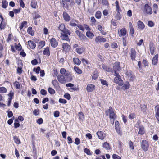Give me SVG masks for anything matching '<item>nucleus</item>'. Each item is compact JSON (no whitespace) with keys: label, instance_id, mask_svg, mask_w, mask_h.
<instances>
[{"label":"nucleus","instance_id":"nucleus-13","mask_svg":"<svg viewBox=\"0 0 159 159\" xmlns=\"http://www.w3.org/2000/svg\"><path fill=\"white\" fill-rule=\"evenodd\" d=\"M95 89V86L93 84H88L86 87V90L88 92H91Z\"/></svg>","mask_w":159,"mask_h":159},{"label":"nucleus","instance_id":"nucleus-53","mask_svg":"<svg viewBox=\"0 0 159 159\" xmlns=\"http://www.w3.org/2000/svg\"><path fill=\"white\" fill-rule=\"evenodd\" d=\"M64 97L67 100H70L71 98L70 95L68 93H65L64 95Z\"/></svg>","mask_w":159,"mask_h":159},{"label":"nucleus","instance_id":"nucleus-58","mask_svg":"<svg viewBox=\"0 0 159 159\" xmlns=\"http://www.w3.org/2000/svg\"><path fill=\"white\" fill-rule=\"evenodd\" d=\"M21 9V8H19V9H13L14 12L15 14L18 13L20 12Z\"/></svg>","mask_w":159,"mask_h":159},{"label":"nucleus","instance_id":"nucleus-33","mask_svg":"<svg viewBox=\"0 0 159 159\" xmlns=\"http://www.w3.org/2000/svg\"><path fill=\"white\" fill-rule=\"evenodd\" d=\"M27 32L29 34L33 36L34 35V33L32 31V28L30 26L27 29Z\"/></svg>","mask_w":159,"mask_h":159},{"label":"nucleus","instance_id":"nucleus-15","mask_svg":"<svg viewBox=\"0 0 159 159\" xmlns=\"http://www.w3.org/2000/svg\"><path fill=\"white\" fill-rule=\"evenodd\" d=\"M139 132L138 134H140L141 135H143L145 133V131L144 129V127L143 125H140L138 127Z\"/></svg>","mask_w":159,"mask_h":159},{"label":"nucleus","instance_id":"nucleus-4","mask_svg":"<svg viewBox=\"0 0 159 159\" xmlns=\"http://www.w3.org/2000/svg\"><path fill=\"white\" fill-rule=\"evenodd\" d=\"M116 77L114 78V82L118 84L119 85L122 86L123 84V80H121L120 76L118 74V75H116V74H114Z\"/></svg>","mask_w":159,"mask_h":159},{"label":"nucleus","instance_id":"nucleus-21","mask_svg":"<svg viewBox=\"0 0 159 159\" xmlns=\"http://www.w3.org/2000/svg\"><path fill=\"white\" fill-rule=\"evenodd\" d=\"M68 34H63L61 33L60 37L62 40H65L66 41H70L69 37L68 36Z\"/></svg>","mask_w":159,"mask_h":159},{"label":"nucleus","instance_id":"nucleus-39","mask_svg":"<svg viewBox=\"0 0 159 159\" xmlns=\"http://www.w3.org/2000/svg\"><path fill=\"white\" fill-rule=\"evenodd\" d=\"M14 127L15 128H17L20 126V124L19 123L18 120V119L15 120V122L14 123Z\"/></svg>","mask_w":159,"mask_h":159},{"label":"nucleus","instance_id":"nucleus-3","mask_svg":"<svg viewBox=\"0 0 159 159\" xmlns=\"http://www.w3.org/2000/svg\"><path fill=\"white\" fill-rule=\"evenodd\" d=\"M149 145L147 141L143 140L141 143V148L145 152L147 151L149 148Z\"/></svg>","mask_w":159,"mask_h":159},{"label":"nucleus","instance_id":"nucleus-17","mask_svg":"<svg viewBox=\"0 0 159 159\" xmlns=\"http://www.w3.org/2000/svg\"><path fill=\"white\" fill-rule=\"evenodd\" d=\"M118 34L119 36H124L126 35V31L125 28H123L120 30V31H118Z\"/></svg>","mask_w":159,"mask_h":159},{"label":"nucleus","instance_id":"nucleus-37","mask_svg":"<svg viewBox=\"0 0 159 159\" xmlns=\"http://www.w3.org/2000/svg\"><path fill=\"white\" fill-rule=\"evenodd\" d=\"M8 2L6 0H3L2 1V7L4 8H6L8 6Z\"/></svg>","mask_w":159,"mask_h":159},{"label":"nucleus","instance_id":"nucleus-20","mask_svg":"<svg viewBox=\"0 0 159 159\" xmlns=\"http://www.w3.org/2000/svg\"><path fill=\"white\" fill-rule=\"evenodd\" d=\"M84 51V48L82 47H79L75 49L76 52L79 54H82Z\"/></svg>","mask_w":159,"mask_h":159},{"label":"nucleus","instance_id":"nucleus-5","mask_svg":"<svg viewBox=\"0 0 159 159\" xmlns=\"http://www.w3.org/2000/svg\"><path fill=\"white\" fill-rule=\"evenodd\" d=\"M59 30L63 33L65 34H68L69 35H70V30L66 28L65 25L64 24H61L59 27Z\"/></svg>","mask_w":159,"mask_h":159},{"label":"nucleus","instance_id":"nucleus-22","mask_svg":"<svg viewBox=\"0 0 159 159\" xmlns=\"http://www.w3.org/2000/svg\"><path fill=\"white\" fill-rule=\"evenodd\" d=\"M158 57V54H156L153 57L152 61V64L153 65H156L157 63Z\"/></svg>","mask_w":159,"mask_h":159},{"label":"nucleus","instance_id":"nucleus-43","mask_svg":"<svg viewBox=\"0 0 159 159\" xmlns=\"http://www.w3.org/2000/svg\"><path fill=\"white\" fill-rule=\"evenodd\" d=\"M14 85L16 89H18L20 88V85L19 82L15 81L14 83Z\"/></svg>","mask_w":159,"mask_h":159},{"label":"nucleus","instance_id":"nucleus-64","mask_svg":"<svg viewBox=\"0 0 159 159\" xmlns=\"http://www.w3.org/2000/svg\"><path fill=\"white\" fill-rule=\"evenodd\" d=\"M52 84L55 86L57 85L58 84V82L57 80H53L52 82Z\"/></svg>","mask_w":159,"mask_h":159},{"label":"nucleus","instance_id":"nucleus-30","mask_svg":"<svg viewBox=\"0 0 159 159\" xmlns=\"http://www.w3.org/2000/svg\"><path fill=\"white\" fill-rule=\"evenodd\" d=\"M74 69L76 73L78 74H81L82 73V70L80 69L79 67L77 66H74Z\"/></svg>","mask_w":159,"mask_h":159},{"label":"nucleus","instance_id":"nucleus-45","mask_svg":"<svg viewBox=\"0 0 159 159\" xmlns=\"http://www.w3.org/2000/svg\"><path fill=\"white\" fill-rule=\"evenodd\" d=\"M45 45V42L44 41H41L39 43V48H41Z\"/></svg>","mask_w":159,"mask_h":159},{"label":"nucleus","instance_id":"nucleus-50","mask_svg":"<svg viewBox=\"0 0 159 159\" xmlns=\"http://www.w3.org/2000/svg\"><path fill=\"white\" fill-rule=\"evenodd\" d=\"M112 158L113 159H121V157L119 156L116 154H113L112 155Z\"/></svg>","mask_w":159,"mask_h":159},{"label":"nucleus","instance_id":"nucleus-62","mask_svg":"<svg viewBox=\"0 0 159 159\" xmlns=\"http://www.w3.org/2000/svg\"><path fill=\"white\" fill-rule=\"evenodd\" d=\"M31 63L33 65H36L38 63L37 60L35 59L33 60H32L31 61Z\"/></svg>","mask_w":159,"mask_h":159},{"label":"nucleus","instance_id":"nucleus-47","mask_svg":"<svg viewBox=\"0 0 159 159\" xmlns=\"http://www.w3.org/2000/svg\"><path fill=\"white\" fill-rule=\"evenodd\" d=\"M84 151L88 155H92V154L90 152V150L87 148H85L84 150Z\"/></svg>","mask_w":159,"mask_h":159},{"label":"nucleus","instance_id":"nucleus-11","mask_svg":"<svg viewBox=\"0 0 159 159\" xmlns=\"http://www.w3.org/2000/svg\"><path fill=\"white\" fill-rule=\"evenodd\" d=\"M106 41L105 38L101 37L100 36L97 37L95 39V41L96 43H104Z\"/></svg>","mask_w":159,"mask_h":159},{"label":"nucleus","instance_id":"nucleus-35","mask_svg":"<svg viewBox=\"0 0 159 159\" xmlns=\"http://www.w3.org/2000/svg\"><path fill=\"white\" fill-rule=\"evenodd\" d=\"M15 143L18 144H20L21 142L20 141L19 138H18L17 136H15L13 137Z\"/></svg>","mask_w":159,"mask_h":159},{"label":"nucleus","instance_id":"nucleus-10","mask_svg":"<svg viewBox=\"0 0 159 159\" xmlns=\"http://www.w3.org/2000/svg\"><path fill=\"white\" fill-rule=\"evenodd\" d=\"M50 44L52 47L55 48L58 45V43L55 38H52L50 39Z\"/></svg>","mask_w":159,"mask_h":159},{"label":"nucleus","instance_id":"nucleus-63","mask_svg":"<svg viewBox=\"0 0 159 159\" xmlns=\"http://www.w3.org/2000/svg\"><path fill=\"white\" fill-rule=\"evenodd\" d=\"M43 122V120L42 118H40L38 119L37 121V123L39 124H42Z\"/></svg>","mask_w":159,"mask_h":159},{"label":"nucleus","instance_id":"nucleus-51","mask_svg":"<svg viewBox=\"0 0 159 159\" xmlns=\"http://www.w3.org/2000/svg\"><path fill=\"white\" fill-rule=\"evenodd\" d=\"M135 114L133 113H131L129 116V118L130 119H132L135 118Z\"/></svg>","mask_w":159,"mask_h":159},{"label":"nucleus","instance_id":"nucleus-55","mask_svg":"<svg viewBox=\"0 0 159 159\" xmlns=\"http://www.w3.org/2000/svg\"><path fill=\"white\" fill-rule=\"evenodd\" d=\"M40 93L43 95H46L47 94V92L46 90L42 89L40 90Z\"/></svg>","mask_w":159,"mask_h":159},{"label":"nucleus","instance_id":"nucleus-57","mask_svg":"<svg viewBox=\"0 0 159 159\" xmlns=\"http://www.w3.org/2000/svg\"><path fill=\"white\" fill-rule=\"evenodd\" d=\"M148 25L150 27H152L154 25V23L152 21H148Z\"/></svg>","mask_w":159,"mask_h":159},{"label":"nucleus","instance_id":"nucleus-24","mask_svg":"<svg viewBox=\"0 0 159 159\" xmlns=\"http://www.w3.org/2000/svg\"><path fill=\"white\" fill-rule=\"evenodd\" d=\"M62 48L64 51H66L70 49V47L67 43H64L63 44Z\"/></svg>","mask_w":159,"mask_h":159},{"label":"nucleus","instance_id":"nucleus-36","mask_svg":"<svg viewBox=\"0 0 159 159\" xmlns=\"http://www.w3.org/2000/svg\"><path fill=\"white\" fill-rule=\"evenodd\" d=\"M103 147L106 150H109L110 149L109 144L107 142L104 143L103 145Z\"/></svg>","mask_w":159,"mask_h":159},{"label":"nucleus","instance_id":"nucleus-1","mask_svg":"<svg viewBox=\"0 0 159 159\" xmlns=\"http://www.w3.org/2000/svg\"><path fill=\"white\" fill-rule=\"evenodd\" d=\"M106 114L107 116H108L109 114V117L111 120H113V123L114 122V120L115 119V114L112 110V108L111 107H109L108 110L106 111Z\"/></svg>","mask_w":159,"mask_h":159},{"label":"nucleus","instance_id":"nucleus-44","mask_svg":"<svg viewBox=\"0 0 159 159\" xmlns=\"http://www.w3.org/2000/svg\"><path fill=\"white\" fill-rule=\"evenodd\" d=\"M41 69L40 67L38 66L36 68H34L33 69L34 71H35L36 73L38 74L40 71Z\"/></svg>","mask_w":159,"mask_h":159},{"label":"nucleus","instance_id":"nucleus-54","mask_svg":"<svg viewBox=\"0 0 159 159\" xmlns=\"http://www.w3.org/2000/svg\"><path fill=\"white\" fill-rule=\"evenodd\" d=\"M3 49V46L1 43H0V57L2 56V51Z\"/></svg>","mask_w":159,"mask_h":159},{"label":"nucleus","instance_id":"nucleus-7","mask_svg":"<svg viewBox=\"0 0 159 159\" xmlns=\"http://www.w3.org/2000/svg\"><path fill=\"white\" fill-rule=\"evenodd\" d=\"M129 54L131 60L132 61L135 60L136 56V52L134 48H131Z\"/></svg>","mask_w":159,"mask_h":159},{"label":"nucleus","instance_id":"nucleus-12","mask_svg":"<svg viewBox=\"0 0 159 159\" xmlns=\"http://www.w3.org/2000/svg\"><path fill=\"white\" fill-rule=\"evenodd\" d=\"M63 16L64 20L66 22L69 21L70 20V17L68 14L66 12H63Z\"/></svg>","mask_w":159,"mask_h":159},{"label":"nucleus","instance_id":"nucleus-46","mask_svg":"<svg viewBox=\"0 0 159 159\" xmlns=\"http://www.w3.org/2000/svg\"><path fill=\"white\" fill-rule=\"evenodd\" d=\"M80 143V139L78 138H76L75 139L74 143L76 145L79 144Z\"/></svg>","mask_w":159,"mask_h":159},{"label":"nucleus","instance_id":"nucleus-34","mask_svg":"<svg viewBox=\"0 0 159 159\" xmlns=\"http://www.w3.org/2000/svg\"><path fill=\"white\" fill-rule=\"evenodd\" d=\"M95 17L97 19H99L101 18V13L100 11H98L95 14Z\"/></svg>","mask_w":159,"mask_h":159},{"label":"nucleus","instance_id":"nucleus-8","mask_svg":"<svg viewBox=\"0 0 159 159\" xmlns=\"http://www.w3.org/2000/svg\"><path fill=\"white\" fill-rule=\"evenodd\" d=\"M96 134L99 138L101 140L103 139L106 136V134L102 131H98Z\"/></svg>","mask_w":159,"mask_h":159},{"label":"nucleus","instance_id":"nucleus-25","mask_svg":"<svg viewBox=\"0 0 159 159\" xmlns=\"http://www.w3.org/2000/svg\"><path fill=\"white\" fill-rule=\"evenodd\" d=\"M43 54L44 55H46L49 56L50 55V52L48 47H47L44 49Z\"/></svg>","mask_w":159,"mask_h":159},{"label":"nucleus","instance_id":"nucleus-59","mask_svg":"<svg viewBox=\"0 0 159 159\" xmlns=\"http://www.w3.org/2000/svg\"><path fill=\"white\" fill-rule=\"evenodd\" d=\"M33 114L35 116H37L39 114V111L38 110L35 109L33 112Z\"/></svg>","mask_w":159,"mask_h":159},{"label":"nucleus","instance_id":"nucleus-56","mask_svg":"<svg viewBox=\"0 0 159 159\" xmlns=\"http://www.w3.org/2000/svg\"><path fill=\"white\" fill-rule=\"evenodd\" d=\"M15 47L16 49L18 51H20L21 50V46L20 43L18 44V45H15Z\"/></svg>","mask_w":159,"mask_h":159},{"label":"nucleus","instance_id":"nucleus-18","mask_svg":"<svg viewBox=\"0 0 159 159\" xmlns=\"http://www.w3.org/2000/svg\"><path fill=\"white\" fill-rule=\"evenodd\" d=\"M60 73L61 74L66 76H68L69 75V72L66 71V70L63 68L61 69Z\"/></svg>","mask_w":159,"mask_h":159},{"label":"nucleus","instance_id":"nucleus-27","mask_svg":"<svg viewBox=\"0 0 159 159\" xmlns=\"http://www.w3.org/2000/svg\"><path fill=\"white\" fill-rule=\"evenodd\" d=\"M138 27L141 29H143L144 28L145 25L141 21H139L138 22Z\"/></svg>","mask_w":159,"mask_h":159},{"label":"nucleus","instance_id":"nucleus-6","mask_svg":"<svg viewBox=\"0 0 159 159\" xmlns=\"http://www.w3.org/2000/svg\"><path fill=\"white\" fill-rule=\"evenodd\" d=\"M144 11L147 14H151L152 13L151 7L147 4L144 6Z\"/></svg>","mask_w":159,"mask_h":159},{"label":"nucleus","instance_id":"nucleus-61","mask_svg":"<svg viewBox=\"0 0 159 159\" xmlns=\"http://www.w3.org/2000/svg\"><path fill=\"white\" fill-rule=\"evenodd\" d=\"M20 4V6L21 7L23 8L25 7V4L23 1V0H19Z\"/></svg>","mask_w":159,"mask_h":159},{"label":"nucleus","instance_id":"nucleus-14","mask_svg":"<svg viewBox=\"0 0 159 159\" xmlns=\"http://www.w3.org/2000/svg\"><path fill=\"white\" fill-rule=\"evenodd\" d=\"M57 79L59 82L61 84H64L65 82V77L61 75H58Z\"/></svg>","mask_w":159,"mask_h":159},{"label":"nucleus","instance_id":"nucleus-52","mask_svg":"<svg viewBox=\"0 0 159 159\" xmlns=\"http://www.w3.org/2000/svg\"><path fill=\"white\" fill-rule=\"evenodd\" d=\"M60 113L58 111H56L54 112V116L55 117H57L59 116Z\"/></svg>","mask_w":159,"mask_h":159},{"label":"nucleus","instance_id":"nucleus-26","mask_svg":"<svg viewBox=\"0 0 159 159\" xmlns=\"http://www.w3.org/2000/svg\"><path fill=\"white\" fill-rule=\"evenodd\" d=\"M129 82H126L125 83L123 86L122 87V89L125 90L129 89Z\"/></svg>","mask_w":159,"mask_h":159},{"label":"nucleus","instance_id":"nucleus-41","mask_svg":"<svg viewBox=\"0 0 159 159\" xmlns=\"http://www.w3.org/2000/svg\"><path fill=\"white\" fill-rule=\"evenodd\" d=\"M7 91V89L4 87H0V93H3Z\"/></svg>","mask_w":159,"mask_h":159},{"label":"nucleus","instance_id":"nucleus-23","mask_svg":"<svg viewBox=\"0 0 159 159\" xmlns=\"http://www.w3.org/2000/svg\"><path fill=\"white\" fill-rule=\"evenodd\" d=\"M115 129L117 132L119 134L120 133V129L119 127V123L117 121H116L115 122Z\"/></svg>","mask_w":159,"mask_h":159},{"label":"nucleus","instance_id":"nucleus-29","mask_svg":"<svg viewBox=\"0 0 159 159\" xmlns=\"http://www.w3.org/2000/svg\"><path fill=\"white\" fill-rule=\"evenodd\" d=\"M73 61L74 63L77 65H80L81 63V61L78 58H74L73 59Z\"/></svg>","mask_w":159,"mask_h":159},{"label":"nucleus","instance_id":"nucleus-16","mask_svg":"<svg viewBox=\"0 0 159 159\" xmlns=\"http://www.w3.org/2000/svg\"><path fill=\"white\" fill-rule=\"evenodd\" d=\"M149 48L150 51V53L152 55H153L154 53L155 47L153 43H150L149 44Z\"/></svg>","mask_w":159,"mask_h":159},{"label":"nucleus","instance_id":"nucleus-2","mask_svg":"<svg viewBox=\"0 0 159 159\" xmlns=\"http://www.w3.org/2000/svg\"><path fill=\"white\" fill-rule=\"evenodd\" d=\"M120 69V63L119 62H116L113 64V66L112 69V72L114 73V74L116 75H118L119 73L118 72L119 71Z\"/></svg>","mask_w":159,"mask_h":159},{"label":"nucleus","instance_id":"nucleus-38","mask_svg":"<svg viewBox=\"0 0 159 159\" xmlns=\"http://www.w3.org/2000/svg\"><path fill=\"white\" fill-rule=\"evenodd\" d=\"M48 91L49 93L51 95L55 93V90L51 87L48 88Z\"/></svg>","mask_w":159,"mask_h":159},{"label":"nucleus","instance_id":"nucleus-32","mask_svg":"<svg viewBox=\"0 0 159 159\" xmlns=\"http://www.w3.org/2000/svg\"><path fill=\"white\" fill-rule=\"evenodd\" d=\"M6 25V23L4 21H1L0 24V28L1 30L4 29Z\"/></svg>","mask_w":159,"mask_h":159},{"label":"nucleus","instance_id":"nucleus-42","mask_svg":"<svg viewBox=\"0 0 159 159\" xmlns=\"http://www.w3.org/2000/svg\"><path fill=\"white\" fill-rule=\"evenodd\" d=\"M27 24V22L26 21H24L21 24V25L20 27V30L22 29L24 27H26Z\"/></svg>","mask_w":159,"mask_h":159},{"label":"nucleus","instance_id":"nucleus-48","mask_svg":"<svg viewBox=\"0 0 159 159\" xmlns=\"http://www.w3.org/2000/svg\"><path fill=\"white\" fill-rule=\"evenodd\" d=\"M59 102L60 103L63 104H66L67 103V101L66 100L61 98L59 99Z\"/></svg>","mask_w":159,"mask_h":159},{"label":"nucleus","instance_id":"nucleus-60","mask_svg":"<svg viewBox=\"0 0 159 159\" xmlns=\"http://www.w3.org/2000/svg\"><path fill=\"white\" fill-rule=\"evenodd\" d=\"M115 17L117 20H120L121 18L120 13H117Z\"/></svg>","mask_w":159,"mask_h":159},{"label":"nucleus","instance_id":"nucleus-31","mask_svg":"<svg viewBox=\"0 0 159 159\" xmlns=\"http://www.w3.org/2000/svg\"><path fill=\"white\" fill-rule=\"evenodd\" d=\"M86 35L87 37L92 39L94 36L93 34L90 31H87L86 33Z\"/></svg>","mask_w":159,"mask_h":159},{"label":"nucleus","instance_id":"nucleus-40","mask_svg":"<svg viewBox=\"0 0 159 159\" xmlns=\"http://www.w3.org/2000/svg\"><path fill=\"white\" fill-rule=\"evenodd\" d=\"M116 6V10L117 13H120V12L121 11V10L120 9L118 2L117 1H116L115 2Z\"/></svg>","mask_w":159,"mask_h":159},{"label":"nucleus","instance_id":"nucleus-19","mask_svg":"<svg viewBox=\"0 0 159 159\" xmlns=\"http://www.w3.org/2000/svg\"><path fill=\"white\" fill-rule=\"evenodd\" d=\"M28 44L30 47L32 49H34L36 47L35 43L33 41L29 40L28 42Z\"/></svg>","mask_w":159,"mask_h":159},{"label":"nucleus","instance_id":"nucleus-28","mask_svg":"<svg viewBox=\"0 0 159 159\" xmlns=\"http://www.w3.org/2000/svg\"><path fill=\"white\" fill-rule=\"evenodd\" d=\"M31 6L33 8H36L37 6V4L35 0H31Z\"/></svg>","mask_w":159,"mask_h":159},{"label":"nucleus","instance_id":"nucleus-9","mask_svg":"<svg viewBox=\"0 0 159 159\" xmlns=\"http://www.w3.org/2000/svg\"><path fill=\"white\" fill-rule=\"evenodd\" d=\"M75 33L80 39L84 40L87 39L85 36L79 30H76Z\"/></svg>","mask_w":159,"mask_h":159},{"label":"nucleus","instance_id":"nucleus-49","mask_svg":"<svg viewBox=\"0 0 159 159\" xmlns=\"http://www.w3.org/2000/svg\"><path fill=\"white\" fill-rule=\"evenodd\" d=\"M100 80L101 83L102 84L108 86V84L106 81L103 79H101Z\"/></svg>","mask_w":159,"mask_h":159}]
</instances>
